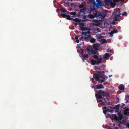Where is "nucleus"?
Wrapping results in <instances>:
<instances>
[{"mask_svg": "<svg viewBox=\"0 0 129 129\" xmlns=\"http://www.w3.org/2000/svg\"><path fill=\"white\" fill-rule=\"evenodd\" d=\"M75 38L77 40V39H78V37L77 36H76L75 37Z\"/></svg>", "mask_w": 129, "mask_h": 129, "instance_id": "41", "label": "nucleus"}, {"mask_svg": "<svg viewBox=\"0 0 129 129\" xmlns=\"http://www.w3.org/2000/svg\"><path fill=\"white\" fill-rule=\"evenodd\" d=\"M93 49L95 50H98L99 49V45L98 44H94L92 46Z\"/></svg>", "mask_w": 129, "mask_h": 129, "instance_id": "18", "label": "nucleus"}, {"mask_svg": "<svg viewBox=\"0 0 129 129\" xmlns=\"http://www.w3.org/2000/svg\"><path fill=\"white\" fill-rule=\"evenodd\" d=\"M114 34V32L112 31L110 33V36L111 37H112L113 36V34Z\"/></svg>", "mask_w": 129, "mask_h": 129, "instance_id": "33", "label": "nucleus"}, {"mask_svg": "<svg viewBox=\"0 0 129 129\" xmlns=\"http://www.w3.org/2000/svg\"><path fill=\"white\" fill-rule=\"evenodd\" d=\"M79 25V30L82 31L89 30L91 29V25Z\"/></svg>", "mask_w": 129, "mask_h": 129, "instance_id": "5", "label": "nucleus"}, {"mask_svg": "<svg viewBox=\"0 0 129 129\" xmlns=\"http://www.w3.org/2000/svg\"><path fill=\"white\" fill-rule=\"evenodd\" d=\"M120 12V9H118L115 10L113 13V15H121Z\"/></svg>", "mask_w": 129, "mask_h": 129, "instance_id": "12", "label": "nucleus"}, {"mask_svg": "<svg viewBox=\"0 0 129 129\" xmlns=\"http://www.w3.org/2000/svg\"><path fill=\"white\" fill-rule=\"evenodd\" d=\"M78 47L80 48V50L81 51V52H80V54L82 55V57H83L82 59L83 61H84V60L85 59H86V58L88 57V54H87L86 53L83 55L84 53V51L83 50L81 49L80 46H79Z\"/></svg>", "mask_w": 129, "mask_h": 129, "instance_id": "8", "label": "nucleus"}, {"mask_svg": "<svg viewBox=\"0 0 129 129\" xmlns=\"http://www.w3.org/2000/svg\"><path fill=\"white\" fill-rule=\"evenodd\" d=\"M127 13L126 12H123L122 14V16H127Z\"/></svg>", "mask_w": 129, "mask_h": 129, "instance_id": "29", "label": "nucleus"}, {"mask_svg": "<svg viewBox=\"0 0 129 129\" xmlns=\"http://www.w3.org/2000/svg\"><path fill=\"white\" fill-rule=\"evenodd\" d=\"M96 1L97 3L101 2L100 0H96Z\"/></svg>", "mask_w": 129, "mask_h": 129, "instance_id": "42", "label": "nucleus"}, {"mask_svg": "<svg viewBox=\"0 0 129 129\" xmlns=\"http://www.w3.org/2000/svg\"><path fill=\"white\" fill-rule=\"evenodd\" d=\"M125 104H122V105L121 106L120 108H123L125 106Z\"/></svg>", "mask_w": 129, "mask_h": 129, "instance_id": "37", "label": "nucleus"}, {"mask_svg": "<svg viewBox=\"0 0 129 129\" xmlns=\"http://www.w3.org/2000/svg\"><path fill=\"white\" fill-rule=\"evenodd\" d=\"M125 46H126V45L125 44Z\"/></svg>", "mask_w": 129, "mask_h": 129, "instance_id": "58", "label": "nucleus"}, {"mask_svg": "<svg viewBox=\"0 0 129 129\" xmlns=\"http://www.w3.org/2000/svg\"><path fill=\"white\" fill-rule=\"evenodd\" d=\"M68 0V1H70V0Z\"/></svg>", "mask_w": 129, "mask_h": 129, "instance_id": "63", "label": "nucleus"}, {"mask_svg": "<svg viewBox=\"0 0 129 129\" xmlns=\"http://www.w3.org/2000/svg\"><path fill=\"white\" fill-rule=\"evenodd\" d=\"M113 125L115 126V124H113Z\"/></svg>", "mask_w": 129, "mask_h": 129, "instance_id": "56", "label": "nucleus"}, {"mask_svg": "<svg viewBox=\"0 0 129 129\" xmlns=\"http://www.w3.org/2000/svg\"><path fill=\"white\" fill-rule=\"evenodd\" d=\"M95 39L94 38H92L90 39V42L91 43H94L95 41Z\"/></svg>", "mask_w": 129, "mask_h": 129, "instance_id": "25", "label": "nucleus"}, {"mask_svg": "<svg viewBox=\"0 0 129 129\" xmlns=\"http://www.w3.org/2000/svg\"><path fill=\"white\" fill-rule=\"evenodd\" d=\"M93 57L94 59H99V57L98 55H94L93 56Z\"/></svg>", "mask_w": 129, "mask_h": 129, "instance_id": "30", "label": "nucleus"}, {"mask_svg": "<svg viewBox=\"0 0 129 129\" xmlns=\"http://www.w3.org/2000/svg\"><path fill=\"white\" fill-rule=\"evenodd\" d=\"M127 103V101H126V102H125V103Z\"/></svg>", "mask_w": 129, "mask_h": 129, "instance_id": "62", "label": "nucleus"}, {"mask_svg": "<svg viewBox=\"0 0 129 129\" xmlns=\"http://www.w3.org/2000/svg\"><path fill=\"white\" fill-rule=\"evenodd\" d=\"M112 75H110L108 76V77L110 78L112 76Z\"/></svg>", "mask_w": 129, "mask_h": 129, "instance_id": "49", "label": "nucleus"}, {"mask_svg": "<svg viewBox=\"0 0 129 129\" xmlns=\"http://www.w3.org/2000/svg\"><path fill=\"white\" fill-rule=\"evenodd\" d=\"M71 5H73V3H71Z\"/></svg>", "mask_w": 129, "mask_h": 129, "instance_id": "54", "label": "nucleus"}, {"mask_svg": "<svg viewBox=\"0 0 129 129\" xmlns=\"http://www.w3.org/2000/svg\"><path fill=\"white\" fill-rule=\"evenodd\" d=\"M75 24H77V23H75Z\"/></svg>", "mask_w": 129, "mask_h": 129, "instance_id": "60", "label": "nucleus"}, {"mask_svg": "<svg viewBox=\"0 0 129 129\" xmlns=\"http://www.w3.org/2000/svg\"><path fill=\"white\" fill-rule=\"evenodd\" d=\"M104 24H105V22H104Z\"/></svg>", "mask_w": 129, "mask_h": 129, "instance_id": "57", "label": "nucleus"}, {"mask_svg": "<svg viewBox=\"0 0 129 129\" xmlns=\"http://www.w3.org/2000/svg\"><path fill=\"white\" fill-rule=\"evenodd\" d=\"M94 6L98 8H99L102 6V4L101 2L97 3L95 2L94 3Z\"/></svg>", "mask_w": 129, "mask_h": 129, "instance_id": "15", "label": "nucleus"}, {"mask_svg": "<svg viewBox=\"0 0 129 129\" xmlns=\"http://www.w3.org/2000/svg\"><path fill=\"white\" fill-rule=\"evenodd\" d=\"M109 54L108 53H106L103 56V58L104 59H107L108 57H109Z\"/></svg>", "mask_w": 129, "mask_h": 129, "instance_id": "24", "label": "nucleus"}, {"mask_svg": "<svg viewBox=\"0 0 129 129\" xmlns=\"http://www.w3.org/2000/svg\"><path fill=\"white\" fill-rule=\"evenodd\" d=\"M107 110H104L103 111V112L104 113L105 115H106V112H107Z\"/></svg>", "mask_w": 129, "mask_h": 129, "instance_id": "36", "label": "nucleus"}, {"mask_svg": "<svg viewBox=\"0 0 129 129\" xmlns=\"http://www.w3.org/2000/svg\"><path fill=\"white\" fill-rule=\"evenodd\" d=\"M96 25V24H95V25H93V26H99L100 25Z\"/></svg>", "mask_w": 129, "mask_h": 129, "instance_id": "44", "label": "nucleus"}, {"mask_svg": "<svg viewBox=\"0 0 129 129\" xmlns=\"http://www.w3.org/2000/svg\"><path fill=\"white\" fill-rule=\"evenodd\" d=\"M97 99H102L107 102L109 100L108 98L109 96V93L106 91H104L101 90H99L98 93L95 94Z\"/></svg>", "mask_w": 129, "mask_h": 129, "instance_id": "1", "label": "nucleus"}, {"mask_svg": "<svg viewBox=\"0 0 129 129\" xmlns=\"http://www.w3.org/2000/svg\"><path fill=\"white\" fill-rule=\"evenodd\" d=\"M112 31L114 33H116L118 32V31L116 29H113Z\"/></svg>", "mask_w": 129, "mask_h": 129, "instance_id": "31", "label": "nucleus"}, {"mask_svg": "<svg viewBox=\"0 0 129 129\" xmlns=\"http://www.w3.org/2000/svg\"><path fill=\"white\" fill-rule=\"evenodd\" d=\"M77 52L79 53H80V50H79L78 49H77Z\"/></svg>", "mask_w": 129, "mask_h": 129, "instance_id": "43", "label": "nucleus"}, {"mask_svg": "<svg viewBox=\"0 0 129 129\" xmlns=\"http://www.w3.org/2000/svg\"><path fill=\"white\" fill-rule=\"evenodd\" d=\"M94 86H92V88H94Z\"/></svg>", "mask_w": 129, "mask_h": 129, "instance_id": "53", "label": "nucleus"}, {"mask_svg": "<svg viewBox=\"0 0 129 129\" xmlns=\"http://www.w3.org/2000/svg\"><path fill=\"white\" fill-rule=\"evenodd\" d=\"M82 18H83V19H84V20L86 21L87 20L86 19V16L84 15L82 17Z\"/></svg>", "mask_w": 129, "mask_h": 129, "instance_id": "34", "label": "nucleus"}, {"mask_svg": "<svg viewBox=\"0 0 129 129\" xmlns=\"http://www.w3.org/2000/svg\"><path fill=\"white\" fill-rule=\"evenodd\" d=\"M97 102L98 103H99V102H102V100H97Z\"/></svg>", "mask_w": 129, "mask_h": 129, "instance_id": "40", "label": "nucleus"}, {"mask_svg": "<svg viewBox=\"0 0 129 129\" xmlns=\"http://www.w3.org/2000/svg\"><path fill=\"white\" fill-rule=\"evenodd\" d=\"M82 37H81V38H79V40L77 39L76 40V42L77 43H78L79 42V40H81L82 39Z\"/></svg>", "mask_w": 129, "mask_h": 129, "instance_id": "35", "label": "nucleus"}, {"mask_svg": "<svg viewBox=\"0 0 129 129\" xmlns=\"http://www.w3.org/2000/svg\"><path fill=\"white\" fill-rule=\"evenodd\" d=\"M120 15H115V16L114 17V21H118L119 19V18L120 16ZM114 21H113L112 24H115V22H114Z\"/></svg>", "mask_w": 129, "mask_h": 129, "instance_id": "11", "label": "nucleus"}, {"mask_svg": "<svg viewBox=\"0 0 129 129\" xmlns=\"http://www.w3.org/2000/svg\"><path fill=\"white\" fill-rule=\"evenodd\" d=\"M96 88L98 89H102L104 88V87L103 86L102 84L97 85H96Z\"/></svg>", "mask_w": 129, "mask_h": 129, "instance_id": "20", "label": "nucleus"}, {"mask_svg": "<svg viewBox=\"0 0 129 129\" xmlns=\"http://www.w3.org/2000/svg\"><path fill=\"white\" fill-rule=\"evenodd\" d=\"M67 13V15H68L69 14L71 15H73V16H75L76 15V13L74 12H70L68 11V12Z\"/></svg>", "mask_w": 129, "mask_h": 129, "instance_id": "22", "label": "nucleus"}, {"mask_svg": "<svg viewBox=\"0 0 129 129\" xmlns=\"http://www.w3.org/2000/svg\"><path fill=\"white\" fill-rule=\"evenodd\" d=\"M125 110L124 111V114L125 115H127L128 113L129 114V109L125 107L124 108Z\"/></svg>", "mask_w": 129, "mask_h": 129, "instance_id": "19", "label": "nucleus"}, {"mask_svg": "<svg viewBox=\"0 0 129 129\" xmlns=\"http://www.w3.org/2000/svg\"><path fill=\"white\" fill-rule=\"evenodd\" d=\"M86 50L87 51V54L90 55V54H92L93 53L94 54H95V52H94L93 50L92 49L90 50L88 47H87L86 48Z\"/></svg>", "mask_w": 129, "mask_h": 129, "instance_id": "9", "label": "nucleus"}, {"mask_svg": "<svg viewBox=\"0 0 129 129\" xmlns=\"http://www.w3.org/2000/svg\"><path fill=\"white\" fill-rule=\"evenodd\" d=\"M104 71H98V73L93 75V77L96 81H98V82L101 83L104 82L105 80Z\"/></svg>", "mask_w": 129, "mask_h": 129, "instance_id": "3", "label": "nucleus"}, {"mask_svg": "<svg viewBox=\"0 0 129 129\" xmlns=\"http://www.w3.org/2000/svg\"><path fill=\"white\" fill-rule=\"evenodd\" d=\"M120 105L119 104H118L115 106L114 107H111V109H113V110H116L117 111H118L120 107Z\"/></svg>", "mask_w": 129, "mask_h": 129, "instance_id": "17", "label": "nucleus"}, {"mask_svg": "<svg viewBox=\"0 0 129 129\" xmlns=\"http://www.w3.org/2000/svg\"><path fill=\"white\" fill-rule=\"evenodd\" d=\"M87 1H88L89 2H93V0H86Z\"/></svg>", "mask_w": 129, "mask_h": 129, "instance_id": "45", "label": "nucleus"}, {"mask_svg": "<svg viewBox=\"0 0 129 129\" xmlns=\"http://www.w3.org/2000/svg\"><path fill=\"white\" fill-rule=\"evenodd\" d=\"M123 118V116L121 114V113H118V117L116 116L114 118V119L116 120H121Z\"/></svg>", "mask_w": 129, "mask_h": 129, "instance_id": "10", "label": "nucleus"}, {"mask_svg": "<svg viewBox=\"0 0 129 129\" xmlns=\"http://www.w3.org/2000/svg\"><path fill=\"white\" fill-rule=\"evenodd\" d=\"M71 17H74L73 16H71Z\"/></svg>", "mask_w": 129, "mask_h": 129, "instance_id": "61", "label": "nucleus"}, {"mask_svg": "<svg viewBox=\"0 0 129 129\" xmlns=\"http://www.w3.org/2000/svg\"><path fill=\"white\" fill-rule=\"evenodd\" d=\"M86 10L84 9H80L79 11V14L78 15V17L80 18L85 15V12Z\"/></svg>", "mask_w": 129, "mask_h": 129, "instance_id": "7", "label": "nucleus"}, {"mask_svg": "<svg viewBox=\"0 0 129 129\" xmlns=\"http://www.w3.org/2000/svg\"><path fill=\"white\" fill-rule=\"evenodd\" d=\"M107 111L109 112H110L112 113L113 111V110L111 109V110L106 109Z\"/></svg>", "mask_w": 129, "mask_h": 129, "instance_id": "32", "label": "nucleus"}, {"mask_svg": "<svg viewBox=\"0 0 129 129\" xmlns=\"http://www.w3.org/2000/svg\"><path fill=\"white\" fill-rule=\"evenodd\" d=\"M71 29H74V26H73L72 27H71Z\"/></svg>", "mask_w": 129, "mask_h": 129, "instance_id": "48", "label": "nucleus"}, {"mask_svg": "<svg viewBox=\"0 0 129 129\" xmlns=\"http://www.w3.org/2000/svg\"><path fill=\"white\" fill-rule=\"evenodd\" d=\"M60 15L62 16L63 18H66V19L69 20H73L74 21L76 22H80V19L76 18L74 19L72 18L70 15H67L64 14H60Z\"/></svg>", "mask_w": 129, "mask_h": 129, "instance_id": "4", "label": "nucleus"}, {"mask_svg": "<svg viewBox=\"0 0 129 129\" xmlns=\"http://www.w3.org/2000/svg\"><path fill=\"white\" fill-rule=\"evenodd\" d=\"M102 58L101 57L98 59L97 60L92 59L91 60L90 63L91 64L93 65H94L95 64H98L102 62Z\"/></svg>", "mask_w": 129, "mask_h": 129, "instance_id": "6", "label": "nucleus"}, {"mask_svg": "<svg viewBox=\"0 0 129 129\" xmlns=\"http://www.w3.org/2000/svg\"><path fill=\"white\" fill-rule=\"evenodd\" d=\"M82 35H81V36L82 37V36L83 35L85 36H86V35L88 34H90V32L89 31H88L87 32H82Z\"/></svg>", "mask_w": 129, "mask_h": 129, "instance_id": "23", "label": "nucleus"}, {"mask_svg": "<svg viewBox=\"0 0 129 129\" xmlns=\"http://www.w3.org/2000/svg\"><path fill=\"white\" fill-rule=\"evenodd\" d=\"M89 24H101V23H97V24H94L93 23H89Z\"/></svg>", "mask_w": 129, "mask_h": 129, "instance_id": "46", "label": "nucleus"}, {"mask_svg": "<svg viewBox=\"0 0 129 129\" xmlns=\"http://www.w3.org/2000/svg\"><path fill=\"white\" fill-rule=\"evenodd\" d=\"M91 80L92 82L93 83H96V82L94 81V79L93 78H92Z\"/></svg>", "mask_w": 129, "mask_h": 129, "instance_id": "38", "label": "nucleus"}, {"mask_svg": "<svg viewBox=\"0 0 129 129\" xmlns=\"http://www.w3.org/2000/svg\"><path fill=\"white\" fill-rule=\"evenodd\" d=\"M88 17L89 18H94L95 17L94 15H93L91 14H90L88 15Z\"/></svg>", "mask_w": 129, "mask_h": 129, "instance_id": "28", "label": "nucleus"}, {"mask_svg": "<svg viewBox=\"0 0 129 129\" xmlns=\"http://www.w3.org/2000/svg\"><path fill=\"white\" fill-rule=\"evenodd\" d=\"M85 40L86 41H90L91 37L90 35L86 36L84 37Z\"/></svg>", "mask_w": 129, "mask_h": 129, "instance_id": "16", "label": "nucleus"}, {"mask_svg": "<svg viewBox=\"0 0 129 129\" xmlns=\"http://www.w3.org/2000/svg\"><path fill=\"white\" fill-rule=\"evenodd\" d=\"M57 11L58 12H59L60 11V9H57Z\"/></svg>", "mask_w": 129, "mask_h": 129, "instance_id": "47", "label": "nucleus"}, {"mask_svg": "<svg viewBox=\"0 0 129 129\" xmlns=\"http://www.w3.org/2000/svg\"><path fill=\"white\" fill-rule=\"evenodd\" d=\"M60 11H61V12L63 13L64 14H65L66 15H67V13H68L67 12H68V11H67L63 7H61L60 8Z\"/></svg>", "mask_w": 129, "mask_h": 129, "instance_id": "14", "label": "nucleus"}, {"mask_svg": "<svg viewBox=\"0 0 129 129\" xmlns=\"http://www.w3.org/2000/svg\"><path fill=\"white\" fill-rule=\"evenodd\" d=\"M71 39H73V40H75L74 38L73 37H72Z\"/></svg>", "mask_w": 129, "mask_h": 129, "instance_id": "50", "label": "nucleus"}, {"mask_svg": "<svg viewBox=\"0 0 129 129\" xmlns=\"http://www.w3.org/2000/svg\"><path fill=\"white\" fill-rule=\"evenodd\" d=\"M79 45H81V44H79Z\"/></svg>", "mask_w": 129, "mask_h": 129, "instance_id": "64", "label": "nucleus"}, {"mask_svg": "<svg viewBox=\"0 0 129 129\" xmlns=\"http://www.w3.org/2000/svg\"><path fill=\"white\" fill-rule=\"evenodd\" d=\"M79 36V37H80V36Z\"/></svg>", "mask_w": 129, "mask_h": 129, "instance_id": "59", "label": "nucleus"}, {"mask_svg": "<svg viewBox=\"0 0 129 129\" xmlns=\"http://www.w3.org/2000/svg\"><path fill=\"white\" fill-rule=\"evenodd\" d=\"M126 126L127 127L129 128V122L127 123L126 124Z\"/></svg>", "mask_w": 129, "mask_h": 129, "instance_id": "39", "label": "nucleus"}, {"mask_svg": "<svg viewBox=\"0 0 129 129\" xmlns=\"http://www.w3.org/2000/svg\"><path fill=\"white\" fill-rule=\"evenodd\" d=\"M78 24H84L82 23H79Z\"/></svg>", "mask_w": 129, "mask_h": 129, "instance_id": "52", "label": "nucleus"}, {"mask_svg": "<svg viewBox=\"0 0 129 129\" xmlns=\"http://www.w3.org/2000/svg\"><path fill=\"white\" fill-rule=\"evenodd\" d=\"M101 42H102L103 43H107V42L106 41V40L104 39H103L102 40Z\"/></svg>", "mask_w": 129, "mask_h": 129, "instance_id": "27", "label": "nucleus"}, {"mask_svg": "<svg viewBox=\"0 0 129 129\" xmlns=\"http://www.w3.org/2000/svg\"><path fill=\"white\" fill-rule=\"evenodd\" d=\"M118 88L120 90L122 91H124V86L122 84L121 85L119 86H118Z\"/></svg>", "mask_w": 129, "mask_h": 129, "instance_id": "21", "label": "nucleus"}, {"mask_svg": "<svg viewBox=\"0 0 129 129\" xmlns=\"http://www.w3.org/2000/svg\"><path fill=\"white\" fill-rule=\"evenodd\" d=\"M105 2L106 3L107 5L109 4V3H110L111 2V0H105Z\"/></svg>", "mask_w": 129, "mask_h": 129, "instance_id": "26", "label": "nucleus"}, {"mask_svg": "<svg viewBox=\"0 0 129 129\" xmlns=\"http://www.w3.org/2000/svg\"><path fill=\"white\" fill-rule=\"evenodd\" d=\"M104 108L105 109H106V107H104Z\"/></svg>", "mask_w": 129, "mask_h": 129, "instance_id": "51", "label": "nucleus"}, {"mask_svg": "<svg viewBox=\"0 0 129 129\" xmlns=\"http://www.w3.org/2000/svg\"><path fill=\"white\" fill-rule=\"evenodd\" d=\"M111 26H113V25H112V24H111V25H110Z\"/></svg>", "mask_w": 129, "mask_h": 129, "instance_id": "55", "label": "nucleus"}, {"mask_svg": "<svg viewBox=\"0 0 129 129\" xmlns=\"http://www.w3.org/2000/svg\"><path fill=\"white\" fill-rule=\"evenodd\" d=\"M77 7H78V8L80 9H84L85 10H86V7L84 6L83 3H82L79 4Z\"/></svg>", "mask_w": 129, "mask_h": 129, "instance_id": "13", "label": "nucleus"}, {"mask_svg": "<svg viewBox=\"0 0 129 129\" xmlns=\"http://www.w3.org/2000/svg\"><path fill=\"white\" fill-rule=\"evenodd\" d=\"M95 10L94 7H93L91 8L90 7L88 9V12L89 13H91L92 11ZM93 15L94 17H96L97 19H99L100 20H102L105 17V13L103 12L102 13H100L99 12L95 11H93Z\"/></svg>", "mask_w": 129, "mask_h": 129, "instance_id": "2", "label": "nucleus"}]
</instances>
